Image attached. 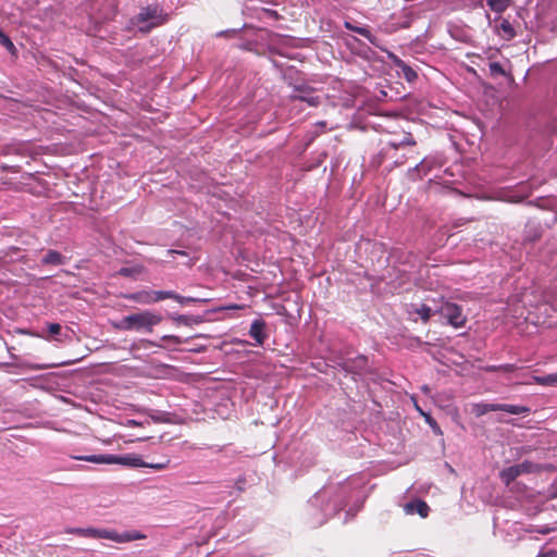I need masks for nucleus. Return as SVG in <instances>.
<instances>
[{
	"label": "nucleus",
	"instance_id": "f257e3e1",
	"mask_svg": "<svg viewBox=\"0 0 557 557\" xmlns=\"http://www.w3.org/2000/svg\"><path fill=\"white\" fill-rule=\"evenodd\" d=\"M346 493V487H341L334 491L331 487H324L319 491L310 500V506L314 510L317 518L312 521L313 525L323 524L329 517L339 511L343 506V496Z\"/></svg>",
	"mask_w": 557,
	"mask_h": 557
},
{
	"label": "nucleus",
	"instance_id": "f03ea898",
	"mask_svg": "<svg viewBox=\"0 0 557 557\" xmlns=\"http://www.w3.org/2000/svg\"><path fill=\"white\" fill-rule=\"evenodd\" d=\"M162 315L158 312L145 310L137 313L123 317L114 324L115 329L124 331H137L151 333L153 327L162 321Z\"/></svg>",
	"mask_w": 557,
	"mask_h": 557
},
{
	"label": "nucleus",
	"instance_id": "7ed1b4c3",
	"mask_svg": "<svg viewBox=\"0 0 557 557\" xmlns=\"http://www.w3.org/2000/svg\"><path fill=\"white\" fill-rule=\"evenodd\" d=\"M66 533L83 537L103 539L115 543H128L145 537L137 531H126L120 533L112 529L100 528H70L66 530Z\"/></svg>",
	"mask_w": 557,
	"mask_h": 557
},
{
	"label": "nucleus",
	"instance_id": "20e7f679",
	"mask_svg": "<svg viewBox=\"0 0 557 557\" xmlns=\"http://www.w3.org/2000/svg\"><path fill=\"white\" fill-rule=\"evenodd\" d=\"M168 16L160 4L153 3L141 8L133 17L132 24L137 26L140 32L149 33L151 29L166 23Z\"/></svg>",
	"mask_w": 557,
	"mask_h": 557
},
{
	"label": "nucleus",
	"instance_id": "39448f33",
	"mask_svg": "<svg viewBox=\"0 0 557 557\" xmlns=\"http://www.w3.org/2000/svg\"><path fill=\"white\" fill-rule=\"evenodd\" d=\"M74 460L87 461L92 463H106V465H122L131 468H141L146 467L147 462H145L140 456L136 454H127V455H110V454H101V455H71L70 456Z\"/></svg>",
	"mask_w": 557,
	"mask_h": 557
},
{
	"label": "nucleus",
	"instance_id": "423d86ee",
	"mask_svg": "<svg viewBox=\"0 0 557 557\" xmlns=\"http://www.w3.org/2000/svg\"><path fill=\"white\" fill-rule=\"evenodd\" d=\"M434 313L446 319L447 323L455 329L463 326L467 321L461 307L447 300H442L441 305L434 308Z\"/></svg>",
	"mask_w": 557,
	"mask_h": 557
},
{
	"label": "nucleus",
	"instance_id": "0eeeda50",
	"mask_svg": "<svg viewBox=\"0 0 557 557\" xmlns=\"http://www.w3.org/2000/svg\"><path fill=\"white\" fill-rule=\"evenodd\" d=\"M541 470L542 466L530 460H524L521 463L504 468L499 472V478L506 486H509L518 476L540 472Z\"/></svg>",
	"mask_w": 557,
	"mask_h": 557
},
{
	"label": "nucleus",
	"instance_id": "6e6552de",
	"mask_svg": "<svg viewBox=\"0 0 557 557\" xmlns=\"http://www.w3.org/2000/svg\"><path fill=\"white\" fill-rule=\"evenodd\" d=\"M490 411H505L510 414H527L531 409L527 406L511 405V404H487L478 403L472 405V412L476 417L486 414Z\"/></svg>",
	"mask_w": 557,
	"mask_h": 557
},
{
	"label": "nucleus",
	"instance_id": "1a4fd4ad",
	"mask_svg": "<svg viewBox=\"0 0 557 557\" xmlns=\"http://www.w3.org/2000/svg\"><path fill=\"white\" fill-rule=\"evenodd\" d=\"M292 109L300 111L304 104L308 107H317L321 102V98L314 95L311 88L307 86H296L293 94L289 96Z\"/></svg>",
	"mask_w": 557,
	"mask_h": 557
},
{
	"label": "nucleus",
	"instance_id": "9d476101",
	"mask_svg": "<svg viewBox=\"0 0 557 557\" xmlns=\"http://www.w3.org/2000/svg\"><path fill=\"white\" fill-rule=\"evenodd\" d=\"M416 140L410 133H404L400 138H394L386 141L385 147L382 149L384 157L394 158L392 151L405 146H414Z\"/></svg>",
	"mask_w": 557,
	"mask_h": 557
},
{
	"label": "nucleus",
	"instance_id": "9b49d317",
	"mask_svg": "<svg viewBox=\"0 0 557 557\" xmlns=\"http://www.w3.org/2000/svg\"><path fill=\"white\" fill-rule=\"evenodd\" d=\"M368 368V359L364 356H358L355 359L344 361L343 369L346 372L361 374Z\"/></svg>",
	"mask_w": 557,
	"mask_h": 557
},
{
	"label": "nucleus",
	"instance_id": "f8f14e48",
	"mask_svg": "<svg viewBox=\"0 0 557 557\" xmlns=\"http://www.w3.org/2000/svg\"><path fill=\"white\" fill-rule=\"evenodd\" d=\"M429 506L425 502L421 499H416L413 502H409L404 506V511L407 515L418 513L420 517L425 518L429 515Z\"/></svg>",
	"mask_w": 557,
	"mask_h": 557
},
{
	"label": "nucleus",
	"instance_id": "ddd939ff",
	"mask_svg": "<svg viewBox=\"0 0 557 557\" xmlns=\"http://www.w3.org/2000/svg\"><path fill=\"white\" fill-rule=\"evenodd\" d=\"M264 329L265 323L263 320L260 319L255 320L250 325L249 335L256 341V344L259 346H262L267 338Z\"/></svg>",
	"mask_w": 557,
	"mask_h": 557
},
{
	"label": "nucleus",
	"instance_id": "4468645a",
	"mask_svg": "<svg viewBox=\"0 0 557 557\" xmlns=\"http://www.w3.org/2000/svg\"><path fill=\"white\" fill-rule=\"evenodd\" d=\"M392 59L394 65L398 69L399 73H401V75L407 82L412 83L417 79V72L412 67H410L405 61H403L396 55H393Z\"/></svg>",
	"mask_w": 557,
	"mask_h": 557
},
{
	"label": "nucleus",
	"instance_id": "2eb2a0df",
	"mask_svg": "<svg viewBox=\"0 0 557 557\" xmlns=\"http://www.w3.org/2000/svg\"><path fill=\"white\" fill-rule=\"evenodd\" d=\"M126 299L137 302L139 305H152L153 304V296L152 290L150 289H143L135 293H131L124 296Z\"/></svg>",
	"mask_w": 557,
	"mask_h": 557
},
{
	"label": "nucleus",
	"instance_id": "dca6fc26",
	"mask_svg": "<svg viewBox=\"0 0 557 557\" xmlns=\"http://www.w3.org/2000/svg\"><path fill=\"white\" fill-rule=\"evenodd\" d=\"M41 263L50 265H62L66 263V258L59 251L49 249L41 258Z\"/></svg>",
	"mask_w": 557,
	"mask_h": 557
},
{
	"label": "nucleus",
	"instance_id": "f3484780",
	"mask_svg": "<svg viewBox=\"0 0 557 557\" xmlns=\"http://www.w3.org/2000/svg\"><path fill=\"white\" fill-rule=\"evenodd\" d=\"M408 313L409 315L418 314L424 323H426L430 320L432 314H435L434 309L426 305H420L418 307L411 305L410 309H408Z\"/></svg>",
	"mask_w": 557,
	"mask_h": 557
},
{
	"label": "nucleus",
	"instance_id": "a211bd4d",
	"mask_svg": "<svg viewBox=\"0 0 557 557\" xmlns=\"http://www.w3.org/2000/svg\"><path fill=\"white\" fill-rule=\"evenodd\" d=\"M170 319L177 324L194 325L199 324L203 320L200 315H188V314H171Z\"/></svg>",
	"mask_w": 557,
	"mask_h": 557
},
{
	"label": "nucleus",
	"instance_id": "6ab92c4d",
	"mask_svg": "<svg viewBox=\"0 0 557 557\" xmlns=\"http://www.w3.org/2000/svg\"><path fill=\"white\" fill-rule=\"evenodd\" d=\"M345 27L367 38L371 44L375 42V37L367 27L354 26L349 22L345 23Z\"/></svg>",
	"mask_w": 557,
	"mask_h": 557
},
{
	"label": "nucleus",
	"instance_id": "aec40b11",
	"mask_svg": "<svg viewBox=\"0 0 557 557\" xmlns=\"http://www.w3.org/2000/svg\"><path fill=\"white\" fill-rule=\"evenodd\" d=\"M533 382L546 386L557 385V372L544 376H533Z\"/></svg>",
	"mask_w": 557,
	"mask_h": 557
},
{
	"label": "nucleus",
	"instance_id": "412c9836",
	"mask_svg": "<svg viewBox=\"0 0 557 557\" xmlns=\"http://www.w3.org/2000/svg\"><path fill=\"white\" fill-rule=\"evenodd\" d=\"M487 4L492 11L502 13L509 7L510 0H487Z\"/></svg>",
	"mask_w": 557,
	"mask_h": 557
},
{
	"label": "nucleus",
	"instance_id": "4be33fe9",
	"mask_svg": "<svg viewBox=\"0 0 557 557\" xmlns=\"http://www.w3.org/2000/svg\"><path fill=\"white\" fill-rule=\"evenodd\" d=\"M431 170V164L426 159H423L420 163H418L414 168L409 170V174L413 176L417 172L419 175L422 173L425 175Z\"/></svg>",
	"mask_w": 557,
	"mask_h": 557
},
{
	"label": "nucleus",
	"instance_id": "5701e85b",
	"mask_svg": "<svg viewBox=\"0 0 557 557\" xmlns=\"http://www.w3.org/2000/svg\"><path fill=\"white\" fill-rule=\"evenodd\" d=\"M153 304L162 301L164 299H173L174 292L173 290H152Z\"/></svg>",
	"mask_w": 557,
	"mask_h": 557
},
{
	"label": "nucleus",
	"instance_id": "b1692460",
	"mask_svg": "<svg viewBox=\"0 0 557 557\" xmlns=\"http://www.w3.org/2000/svg\"><path fill=\"white\" fill-rule=\"evenodd\" d=\"M499 28L506 35L507 39H511L515 37L516 33L512 25L507 20H503L499 24Z\"/></svg>",
	"mask_w": 557,
	"mask_h": 557
},
{
	"label": "nucleus",
	"instance_id": "393cba45",
	"mask_svg": "<svg viewBox=\"0 0 557 557\" xmlns=\"http://www.w3.org/2000/svg\"><path fill=\"white\" fill-rule=\"evenodd\" d=\"M174 296L175 297L173 299L176 300L177 302H180L181 305L206 301V299H200V298H195V297H184V296L176 294L175 292H174Z\"/></svg>",
	"mask_w": 557,
	"mask_h": 557
},
{
	"label": "nucleus",
	"instance_id": "a878e982",
	"mask_svg": "<svg viewBox=\"0 0 557 557\" xmlns=\"http://www.w3.org/2000/svg\"><path fill=\"white\" fill-rule=\"evenodd\" d=\"M490 72H491V75L493 76H498V75H505V70L503 69V66L498 63V62H492L490 63Z\"/></svg>",
	"mask_w": 557,
	"mask_h": 557
},
{
	"label": "nucleus",
	"instance_id": "bb28decb",
	"mask_svg": "<svg viewBox=\"0 0 557 557\" xmlns=\"http://www.w3.org/2000/svg\"><path fill=\"white\" fill-rule=\"evenodd\" d=\"M520 188L524 190V191H523V194H521V195H513V196H511V197L508 199L509 201H512V202H519V201L523 200L525 197H528V196H529V194L531 193V190L528 188V186H524V185H523V186H521Z\"/></svg>",
	"mask_w": 557,
	"mask_h": 557
},
{
	"label": "nucleus",
	"instance_id": "cd10ccee",
	"mask_svg": "<svg viewBox=\"0 0 557 557\" xmlns=\"http://www.w3.org/2000/svg\"><path fill=\"white\" fill-rule=\"evenodd\" d=\"M0 44L5 47L9 51L14 49V45L11 39L0 30Z\"/></svg>",
	"mask_w": 557,
	"mask_h": 557
},
{
	"label": "nucleus",
	"instance_id": "c85d7f7f",
	"mask_svg": "<svg viewBox=\"0 0 557 557\" xmlns=\"http://www.w3.org/2000/svg\"><path fill=\"white\" fill-rule=\"evenodd\" d=\"M170 465V459H165L164 461L162 462H157V463H148L147 462V468H151V469H154V470H163L165 468H168Z\"/></svg>",
	"mask_w": 557,
	"mask_h": 557
},
{
	"label": "nucleus",
	"instance_id": "c756f323",
	"mask_svg": "<svg viewBox=\"0 0 557 557\" xmlns=\"http://www.w3.org/2000/svg\"><path fill=\"white\" fill-rule=\"evenodd\" d=\"M536 557H557V550L543 547Z\"/></svg>",
	"mask_w": 557,
	"mask_h": 557
},
{
	"label": "nucleus",
	"instance_id": "7c9ffc66",
	"mask_svg": "<svg viewBox=\"0 0 557 557\" xmlns=\"http://www.w3.org/2000/svg\"><path fill=\"white\" fill-rule=\"evenodd\" d=\"M162 341H169L176 345L183 344L185 342L176 335H164V336H162Z\"/></svg>",
	"mask_w": 557,
	"mask_h": 557
},
{
	"label": "nucleus",
	"instance_id": "2f4dec72",
	"mask_svg": "<svg viewBox=\"0 0 557 557\" xmlns=\"http://www.w3.org/2000/svg\"><path fill=\"white\" fill-rule=\"evenodd\" d=\"M48 331L51 335H58L61 331V325L58 323L48 324Z\"/></svg>",
	"mask_w": 557,
	"mask_h": 557
},
{
	"label": "nucleus",
	"instance_id": "473e14b6",
	"mask_svg": "<svg viewBox=\"0 0 557 557\" xmlns=\"http://www.w3.org/2000/svg\"><path fill=\"white\" fill-rule=\"evenodd\" d=\"M149 417H150L153 421H156V422H163V421H164V419L162 418V416H161L158 411H151V412L149 413Z\"/></svg>",
	"mask_w": 557,
	"mask_h": 557
},
{
	"label": "nucleus",
	"instance_id": "72a5a7b5",
	"mask_svg": "<svg viewBox=\"0 0 557 557\" xmlns=\"http://www.w3.org/2000/svg\"><path fill=\"white\" fill-rule=\"evenodd\" d=\"M125 424L127 426H138V425H143V422H138L136 420L129 419V420L126 421Z\"/></svg>",
	"mask_w": 557,
	"mask_h": 557
},
{
	"label": "nucleus",
	"instance_id": "f704fd0d",
	"mask_svg": "<svg viewBox=\"0 0 557 557\" xmlns=\"http://www.w3.org/2000/svg\"><path fill=\"white\" fill-rule=\"evenodd\" d=\"M499 369H502L504 371H513L516 369V367L513 364H505V366H500Z\"/></svg>",
	"mask_w": 557,
	"mask_h": 557
},
{
	"label": "nucleus",
	"instance_id": "c9c22d12",
	"mask_svg": "<svg viewBox=\"0 0 557 557\" xmlns=\"http://www.w3.org/2000/svg\"><path fill=\"white\" fill-rule=\"evenodd\" d=\"M421 413L424 416V413L421 411ZM425 420L426 422L434 429L436 423L432 420V418L430 416H426L425 414Z\"/></svg>",
	"mask_w": 557,
	"mask_h": 557
},
{
	"label": "nucleus",
	"instance_id": "e433bc0d",
	"mask_svg": "<svg viewBox=\"0 0 557 557\" xmlns=\"http://www.w3.org/2000/svg\"><path fill=\"white\" fill-rule=\"evenodd\" d=\"M263 12H264V14L270 15V16L276 15L275 12L272 10H264Z\"/></svg>",
	"mask_w": 557,
	"mask_h": 557
},
{
	"label": "nucleus",
	"instance_id": "4c0bfd02",
	"mask_svg": "<svg viewBox=\"0 0 557 557\" xmlns=\"http://www.w3.org/2000/svg\"><path fill=\"white\" fill-rule=\"evenodd\" d=\"M394 163H395L396 165H400V164H403V163H404V159H398V158H396V159L394 160Z\"/></svg>",
	"mask_w": 557,
	"mask_h": 557
},
{
	"label": "nucleus",
	"instance_id": "58836bf2",
	"mask_svg": "<svg viewBox=\"0 0 557 557\" xmlns=\"http://www.w3.org/2000/svg\"><path fill=\"white\" fill-rule=\"evenodd\" d=\"M128 273H129L128 269H122L121 270V274H123V275H128Z\"/></svg>",
	"mask_w": 557,
	"mask_h": 557
},
{
	"label": "nucleus",
	"instance_id": "ea45409f",
	"mask_svg": "<svg viewBox=\"0 0 557 557\" xmlns=\"http://www.w3.org/2000/svg\"><path fill=\"white\" fill-rule=\"evenodd\" d=\"M169 252H172V253H181V255H184V252H181V251H175V250H170Z\"/></svg>",
	"mask_w": 557,
	"mask_h": 557
},
{
	"label": "nucleus",
	"instance_id": "a19ab883",
	"mask_svg": "<svg viewBox=\"0 0 557 557\" xmlns=\"http://www.w3.org/2000/svg\"><path fill=\"white\" fill-rule=\"evenodd\" d=\"M319 125L325 126V123L324 122H320Z\"/></svg>",
	"mask_w": 557,
	"mask_h": 557
}]
</instances>
